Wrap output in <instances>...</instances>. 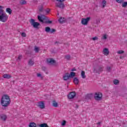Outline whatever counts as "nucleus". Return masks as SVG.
I'll list each match as a JSON object with an SVG mask.
<instances>
[{
    "label": "nucleus",
    "mask_w": 127,
    "mask_h": 127,
    "mask_svg": "<svg viewBox=\"0 0 127 127\" xmlns=\"http://www.w3.org/2000/svg\"><path fill=\"white\" fill-rule=\"evenodd\" d=\"M103 53L104 55L106 56H108L109 54H110V52L109 51V49L108 48H105L103 49Z\"/></svg>",
    "instance_id": "9b49d317"
},
{
    "label": "nucleus",
    "mask_w": 127,
    "mask_h": 127,
    "mask_svg": "<svg viewBox=\"0 0 127 127\" xmlns=\"http://www.w3.org/2000/svg\"><path fill=\"white\" fill-rule=\"evenodd\" d=\"M76 108L78 109V108H79V106H78V105H76Z\"/></svg>",
    "instance_id": "49530a36"
},
{
    "label": "nucleus",
    "mask_w": 127,
    "mask_h": 127,
    "mask_svg": "<svg viewBox=\"0 0 127 127\" xmlns=\"http://www.w3.org/2000/svg\"><path fill=\"white\" fill-rule=\"evenodd\" d=\"M79 79L77 77H75L73 79V83L75 84V85H78L79 84Z\"/></svg>",
    "instance_id": "dca6fc26"
},
{
    "label": "nucleus",
    "mask_w": 127,
    "mask_h": 127,
    "mask_svg": "<svg viewBox=\"0 0 127 127\" xmlns=\"http://www.w3.org/2000/svg\"><path fill=\"white\" fill-rule=\"evenodd\" d=\"M57 1H58V2L56 3V6L62 9L65 7L64 3H63L64 1H65V0H57Z\"/></svg>",
    "instance_id": "39448f33"
},
{
    "label": "nucleus",
    "mask_w": 127,
    "mask_h": 127,
    "mask_svg": "<svg viewBox=\"0 0 127 127\" xmlns=\"http://www.w3.org/2000/svg\"><path fill=\"white\" fill-rule=\"evenodd\" d=\"M66 125V121L65 120H64L63 123H62V126L63 127H64Z\"/></svg>",
    "instance_id": "58836bf2"
},
{
    "label": "nucleus",
    "mask_w": 127,
    "mask_h": 127,
    "mask_svg": "<svg viewBox=\"0 0 127 127\" xmlns=\"http://www.w3.org/2000/svg\"><path fill=\"white\" fill-rule=\"evenodd\" d=\"M113 83L115 85H118V84L120 83L118 80L115 79L113 81Z\"/></svg>",
    "instance_id": "c85d7f7f"
},
{
    "label": "nucleus",
    "mask_w": 127,
    "mask_h": 127,
    "mask_svg": "<svg viewBox=\"0 0 127 127\" xmlns=\"http://www.w3.org/2000/svg\"><path fill=\"white\" fill-rule=\"evenodd\" d=\"M71 71H72V72H73V71H76V68H72V69H71Z\"/></svg>",
    "instance_id": "c03bdc74"
},
{
    "label": "nucleus",
    "mask_w": 127,
    "mask_h": 127,
    "mask_svg": "<svg viewBox=\"0 0 127 127\" xmlns=\"http://www.w3.org/2000/svg\"><path fill=\"white\" fill-rule=\"evenodd\" d=\"M94 73L96 72V70L94 69Z\"/></svg>",
    "instance_id": "09e8293b"
},
{
    "label": "nucleus",
    "mask_w": 127,
    "mask_h": 127,
    "mask_svg": "<svg viewBox=\"0 0 127 127\" xmlns=\"http://www.w3.org/2000/svg\"><path fill=\"white\" fill-rule=\"evenodd\" d=\"M52 105L53 107H55V108H57L58 107V103L55 100L53 101Z\"/></svg>",
    "instance_id": "a211bd4d"
},
{
    "label": "nucleus",
    "mask_w": 127,
    "mask_h": 127,
    "mask_svg": "<svg viewBox=\"0 0 127 127\" xmlns=\"http://www.w3.org/2000/svg\"><path fill=\"white\" fill-rule=\"evenodd\" d=\"M47 62L48 64H51V65H53V64H55V60H53V59L48 58L47 59Z\"/></svg>",
    "instance_id": "1a4fd4ad"
},
{
    "label": "nucleus",
    "mask_w": 127,
    "mask_h": 127,
    "mask_svg": "<svg viewBox=\"0 0 127 127\" xmlns=\"http://www.w3.org/2000/svg\"><path fill=\"white\" fill-rule=\"evenodd\" d=\"M104 68V67L103 66H100L98 69V72H102L103 71V69Z\"/></svg>",
    "instance_id": "72a5a7b5"
},
{
    "label": "nucleus",
    "mask_w": 127,
    "mask_h": 127,
    "mask_svg": "<svg viewBox=\"0 0 127 127\" xmlns=\"http://www.w3.org/2000/svg\"><path fill=\"white\" fill-rule=\"evenodd\" d=\"M0 119L2 121H3L4 122H5V121H6V119H7V117L6 116V115L4 114H1L0 115Z\"/></svg>",
    "instance_id": "f8f14e48"
},
{
    "label": "nucleus",
    "mask_w": 127,
    "mask_h": 127,
    "mask_svg": "<svg viewBox=\"0 0 127 127\" xmlns=\"http://www.w3.org/2000/svg\"><path fill=\"white\" fill-rule=\"evenodd\" d=\"M6 12H8L9 14H10L12 12V10H11V9L10 8H7L6 9Z\"/></svg>",
    "instance_id": "5701e85b"
},
{
    "label": "nucleus",
    "mask_w": 127,
    "mask_h": 127,
    "mask_svg": "<svg viewBox=\"0 0 127 127\" xmlns=\"http://www.w3.org/2000/svg\"><path fill=\"white\" fill-rule=\"evenodd\" d=\"M0 103L2 107L7 108L9 106V104H10V98L9 96L7 95H3L1 99Z\"/></svg>",
    "instance_id": "f257e3e1"
},
{
    "label": "nucleus",
    "mask_w": 127,
    "mask_h": 127,
    "mask_svg": "<svg viewBox=\"0 0 127 127\" xmlns=\"http://www.w3.org/2000/svg\"><path fill=\"white\" fill-rule=\"evenodd\" d=\"M65 59H66V60H70V59L71 58V56L69 55H67L64 56Z\"/></svg>",
    "instance_id": "cd10ccee"
},
{
    "label": "nucleus",
    "mask_w": 127,
    "mask_h": 127,
    "mask_svg": "<svg viewBox=\"0 0 127 127\" xmlns=\"http://www.w3.org/2000/svg\"><path fill=\"white\" fill-rule=\"evenodd\" d=\"M97 125H101V122H98L97 123Z\"/></svg>",
    "instance_id": "a18cd8bd"
},
{
    "label": "nucleus",
    "mask_w": 127,
    "mask_h": 127,
    "mask_svg": "<svg viewBox=\"0 0 127 127\" xmlns=\"http://www.w3.org/2000/svg\"><path fill=\"white\" fill-rule=\"evenodd\" d=\"M112 70V67L111 66H107V70L108 72H111V70Z\"/></svg>",
    "instance_id": "e433bc0d"
},
{
    "label": "nucleus",
    "mask_w": 127,
    "mask_h": 127,
    "mask_svg": "<svg viewBox=\"0 0 127 127\" xmlns=\"http://www.w3.org/2000/svg\"><path fill=\"white\" fill-rule=\"evenodd\" d=\"M29 127H36V124L34 123H31L29 125Z\"/></svg>",
    "instance_id": "393cba45"
},
{
    "label": "nucleus",
    "mask_w": 127,
    "mask_h": 127,
    "mask_svg": "<svg viewBox=\"0 0 127 127\" xmlns=\"http://www.w3.org/2000/svg\"><path fill=\"white\" fill-rule=\"evenodd\" d=\"M46 32H50L51 31V28L50 27H46L45 28Z\"/></svg>",
    "instance_id": "b1692460"
},
{
    "label": "nucleus",
    "mask_w": 127,
    "mask_h": 127,
    "mask_svg": "<svg viewBox=\"0 0 127 127\" xmlns=\"http://www.w3.org/2000/svg\"><path fill=\"white\" fill-rule=\"evenodd\" d=\"M76 75V73L74 72H71L70 74H69V78H73V77H75Z\"/></svg>",
    "instance_id": "6ab92c4d"
},
{
    "label": "nucleus",
    "mask_w": 127,
    "mask_h": 127,
    "mask_svg": "<svg viewBox=\"0 0 127 127\" xmlns=\"http://www.w3.org/2000/svg\"><path fill=\"white\" fill-rule=\"evenodd\" d=\"M21 58H22V56L21 55H20L18 57L17 60H21Z\"/></svg>",
    "instance_id": "a19ab883"
},
{
    "label": "nucleus",
    "mask_w": 127,
    "mask_h": 127,
    "mask_svg": "<svg viewBox=\"0 0 127 127\" xmlns=\"http://www.w3.org/2000/svg\"><path fill=\"white\" fill-rule=\"evenodd\" d=\"M59 22L60 23H64V22H66V20L65 19V18L60 17L59 19Z\"/></svg>",
    "instance_id": "ddd939ff"
},
{
    "label": "nucleus",
    "mask_w": 127,
    "mask_h": 127,
    "mask_svg": "<svg viewBox=\"0 0 127 127\" xmlns=\"http://www.w3.org/2000/svg\"><path fill=\"white\" fill-rule=\"evenodd\" d=\"M3 77L5 79H10V78H11V75L8 74H5L3 75Z\"/></svg>",
    "instance_id": "2eb2a0df"
},
{
    "label": "nucleus",
    "mask_w": 127,
    "mask_h": 127,
    "mask_svg": "<svg viewBox=\"0 0 127 127\" xmlns=\"http://www.w3.org/2000/svg\"><path fill=\"white\" fill-rule=\"evenodd\" d=\"M91 19V17H88L86 18H82L81 19V23L83 25H87L88 24V22L90 21V20Z\"/></svg>",
    "instance_id": "423d86ee"
},
{
    "label": "nucleus",
    "mask_w": 127,
    "mask_h": 127,
    "mask_svg": "<svg viewBox=\"0 0 127 127\" xmlns=\"http://www.w3.org/2000/svg\"><path fill=\"white\" fill-rule=\"evenodd\" d=\"M7 19H8V16H7L6 12H4L3 9H2V6H0V21L6 22Z\"/></svg>",
    "instance_id": "f03ea898"
},
{
    "label": "nucleus",
    "mask_w": 127,
    "mask_h": 127,
    "mask_svg": "<svg viewBox=\"0 0 127 127\" xmlns=\"http://www.w3.org/2000/svg\"><path fill=\"white\" fill-rule=\"evenodd\" d=\"M120 59H123V58L122 57H120Z\"/></svg>",
    "instance_id": "de8ad7c7"
},
{
    "label": "nucleus",
    "mask_w": 127,
    "mask_h": 127,
    "mask_svg": "<svg viewBox=\"0 0 127 127\" xmlns=\"http://www.w3.org/2000/svg\"><path fill=\"white\" fill-rule=\"evenodd\" d=\"M20 4L23 5V4H26V1L25 0H21L20 1Z\"/></svg>",
    "instance_id": "bb28decb"
},
{
    "label": "nucleus",
    "mask_w": 127,
    "mask_h": 127,
    "mask_svg": "<svg viewBox=\"0 0 127 127\" xmlns=\"http://www.w3.org/2000/svg\"><path fill=\"white\" fill-rule=\"evenodd\" d=\"M34 51L36 53H38V52H39V48L37 46H35V47H34Z\"/></svg>",
    "instance_id": "a878e982"
},
{
    "label": "nucleus",
    "mask_w": 127,
    "mask_h": 127,
    "mask_svg": "<svg viewBox=\"0 0 127 127\" xmlns=\"http://www.w3.org/2000/svg\"><path fill=\"white\" fill-rule=\"evenodd\" d=\"M127 5V2H125L122 4L123 7H126Z\"/></svg>",
    "instance_id": "f704fd0d"
},
{
    "label": "nucleus",
    "mask_w": 127,
    "mask_h": 127,
    "mask_svg": "<svg viewBox=\"0 0 127 127\" xmlns=\"http://www.w3.org/2000/svg\"><path fill=\"white\" fill-rule=\"evenodd\" d=\"M37 77H39L41 80L43 79V76H42L40 73H37Z\"/></svg>",
    "instance_id": "7c9ffc66"
},
{
    "label": "nucleus",
    "mask_w": 127,
    "mask_h": 127,
    "mask_svg": "<svg viewBox=\"0 0 127 127\" xmlns=\"http://www.w3.org/2000/svg\"><path fill=\"white\" fill-rule=\"evenodd\" d=\"M26 54H27V52H26Z\"/></svg>",
    "instance_id": "8fccbe9b"
},
{
    "label": "nucleus",
    "mask_w": 127,
    "mask_h": 127,
    "mask_svg": "<svg viewBox=\"0 0 127 127\" xmlns=\"http://www.w3.org/2000/svg\"><path fill=\"white\" fill-rule=\"evenodd\" d=\"M29 22L34 28L38 29V26L40 25V23L35 22V20L34 19H30L29 20Z\"/></svg>",
    "instance_id": "20e7f679"
},
{
    "label": "nucleus",
    "mask_w": 127,
    "mask_h": 127,
    "mask_svg": "<svg viewBox=\"0 0 127 127\" xmlns=\"http://www.w3.org/2000/svg\"><path fill=\"white\" fill-rule=\"evenodd\" d=\"M46 12H47V13H49V12H50V9H47L46 10Z\"/></svg>",
    "instance_id": "37998d69"
},
{
    "label": "nucleus",
    "mask_w": 127,
    "mask_h": 127,
    "mask_svg": "<svg viewBox=\"0 0 127 127\" xmlns=\"http://www.w3.org/2000/svg\"><path fill=\"white\" fill-rule=\"evenodd\" d=\"M39 127H49V126H48V125L46 123H43V124H40L39 126Z\"/></svg>",
    "instance_id": "412c9836"
},
{
    "label": "nucleus",
    "mask_w": 127,
    "mask_h": 127,
    "mask_svg": "<svg viewBox=\"0 0 127 127\" xmlns=\"http://www.w3.org/2000/svg\"><path fill=\"white\" fill-rule=\"evenodd\" d=\"M74 97H76V92H70L67 95V98L69 100H72V99H74Z\"/></svg>",
    "instance_id": "6e6552de"
},
{
    "label": "nucleus",
    "mask_w": 127,
    "mask_h": 127,
    "mask_svg": "<svg viewBox=\"0 0 127 127\" xmlns=\"http://www.w3.org/2000/svg\"><path fill=\"white\" fill-rule=\"evenodd\" d=\"M39 11L40 12H42L43 11V7L42 6H41V7L39 8Z\"/></svg>",
    "instance_id": "c9c22d12"
},
{
    "label": "nucleus",
    "mask_w": 127,
    "mask_h": 127,
    "mask_svg": "<svg viewBox=\"0 0 127 127\" xmlns=\"http://www.w3.org/2000/svg\"><path fill=\"white\" fill-rule=\"evenodd\" d=\"M69 78L70 76H69L68 73H66L65 75L64 76V81H67V80H68V79H69Z\"/></svg>",
    "instance_id": "4468645a"
},
{
    "label": "nucleus",
    "mask_w": 127,
    "mask_h": 127,
    "mask_svg": "<svg viewBox=\"0 0 127 127\" xmlns=\"http://www.w3.org/2000/svg\"><path fill=\"white\" fill-rule=\"evenodd\" d=\"M34 64V62L33 61V60L30 59L28 61V64L29 66H32Z\"/></svg>",
    "instance_id": "f3484780"
},
{
    "label": "nucleus",
    "mask_w": 127,
    "mask_h": 127,
    "mask_svg": "<svg viewBox=\"0 0 127 127\" xmlns=\"http://www.w3.org/2000/svg\"><path fill=\"white\" fill-rule=\"evenodd\" d=\"M42 16H43V15H42V17L38 16V19L39 20V21L42 22V23H47V24H51V23H52V21H50L48 17H44L43 18Z\"/></svg>",
    "instance_id": "7ed1b4c3"
},
{
    "label": "nucleus",
    "mask_w": 127,
    "mask_h": 127,
    "mask_svg": "<svg viewBox=\"0 0 127 127\" xmlns=\"http://www.w3.org/2000/svg\"><path fill=\"white\" fill-rule=\"evenodd\" d=\"M107 35L105 34V35H103V36L102 37L101 39H102L103 40H106V39H107Z\"/></svg>",
    "instance_id": "2f4dec72"
},
{
    "label": "nucleus",
    "mask_w": 127,
    "mask_h": 127,
    "mask_svg": "<svg viewBox=\"0 0 127 127\" xmlns=\"http://www.w3.org/2000/svg\"><path fill=\"white\" fill-rule=\"evenodd\" d=\"M102 8H104L105 6L107 5V1L105 0H103L102 1Z\"/></svg>",
    "instance_id": "aec40b11"
},
{
    "label": "nucleus",
    "mask_w": 127,
    "mask_h": 127,
    "mask_svg": "<svg viewBox=\"0 0 127 127\" xmlns=\"http://www.w3.org/2000/svg\"><path fill=\"white\" fill-rule=\"evenodd\" d=\"M58 43V42H56L55 43Z\"/></svg>",
    "instance_id": "3c124183"
},
{
    "label": "nucleus",
    "mask_w": 127,
    "mask_h": 127,
    "mask_svg": "<svg viewBox=\"0 0 127 127\" xmlns=\"http://www.w3.org/2000/svg\"><path fill=\"white\" fill-rule=\"evenodd\" d=\"M20 34H21L22 37H26V34L25 32H20Z\"/></svg>",
    "instance_id": "c756f323"
},
{
    "label": "nucleus",
    "mask_w": 127,
    "mask_h": 127,
    "mask_svg": "<svg viewBox=\"0 0 127 127\" xmlns=\"http://www.w3.org/2000/svg\"><path fill=\"white\" fill-rule=\"evenodd\" d=\"M102 97H103L102 93H95L94 95V99L96 101H100V100H102Z\"/></svg>",
    "instance_id": "0eeeda50"
},
{
    "label": "nucleus",
    "mask_w": 127,
    "mask_h": 127,
    "mask_svg": "<svg viewBox=\"0 0 127 127\" xmlns=\"http://www.w3.org/2000/svg\"><path fill=\"white\" fill-rule=\"evenodd\" d=\"M81 77L82 79H85L86 78V75H85V71L82 70L81 73Z\"/></svg>",
    "instance_id": "4be33fe9"
},
{
    "label": "nucleus",
    "mask_w": 127,
    "mask_h": 127,
    "mask_svg": "<svg viewBox=\"0 0 127 127\" xmlns=\"http://www.w3.org/2000/svg\"><path fill=\"white\" fill-rule=\"evenodd\" d=\"M39 108L40 109H45V105L44 104V103L43 101H41L40 102H39L38 106Z\"/></svg>",
    "instance_id": "9d476101"
},
{
    "label": "nucleus",
    "mask_w": 127,
    "mask_h": 127,
    "mask_svg": "<svg viewBox=\"0 0 127 127\" xmlns=\"http://www.w3.org/2000/svg\"><path fill=\"white\" fill-rule=\"evenodd\" d=\"M117 2L118 3H122V2H124V0H116Z\"/></svg>",
    "instance_id": "4c0bfd02"
},
{
    "label": "nucleus",
    "mask_w": 127,
    "mask_h": 127,
    "mask_svg": "<svg viewBox=\"0 0 127 127\" xmlns=\"http://www.w3.org/2000/svg\"><path fill=\"white\" fill-rule=\"evenodd\" d=\"M117 53L118 54H123V53H125V51H124L123 50L118 51L117 52Z\"/></svg>",
    "instance_id": "473e14b6"
},
{
    "label": "nucleus",
    "mask_w": 127,
    "mask_h": 127,
    "mask_svg": "<svg viewBox=\"0 0 127 127\" xmlns=\"http://www.w3.org/2000/svg\"><path fill=\"white\" fill-rule=\"evenodd\" d=\"M55 31H56V30L54 29H51L50 33H53L54 32H55Z\"/></svg>",
    "instance_id": "ea45409f"
},
{
    "label": "nucleus",
    "mask_w": 127,
    "mask_h": 127,
    "mask_svg": "<svg viewBox=\"0 0 127 127\" xmlns=\"http://www.w3.org/2000/svg\"><path fill=\"white\" fill-rule=\"evenodd\" d=\"M92 40H93L94 41H95V40H98V37H94L92 38Z\"/></svg>",
    "instance_id": "79ce46f5"
}]
</instances>
